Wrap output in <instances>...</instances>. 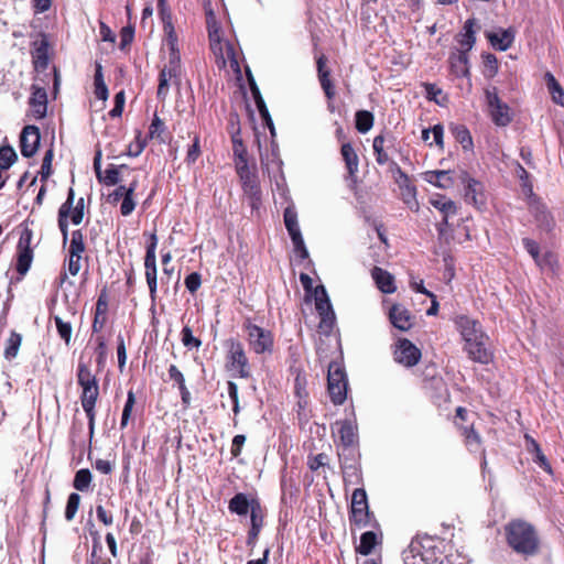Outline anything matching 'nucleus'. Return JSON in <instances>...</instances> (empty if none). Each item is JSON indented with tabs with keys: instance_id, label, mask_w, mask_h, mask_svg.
I'll list each match as a JSON object with an SVG mask.
<instances>
[{
	"instance_id": "f257e3e1",
	"label": "nucleus",
	"mask_w": 564,
	"mask_h": 564,
	"mask_svg": "<svg viewBox=\"0 0 564 564\" xmlns=\"http://www.w3.org/2000/svg\"><path fill=\"white\" fill-rule=\"evenodd\" d=\"M455 325L465 341L464 349L468 357L475 362L489 364L492 355L487 348L488 337L479 322L467 315H459L455 318Z\"/></svg>"
},
{
	"instance_id": "f03ea898",
	"label": "nucleus",
	"mask_w": 564,
	"mask_h": 564,
	"mask_svg": "<svg viewBox=\"0 0 564 564\" xmlns=\"http://www.w3.org/2000/svg\"><path fill=\"white\" fill-rule=\"evenodd\" d=\"M505 532L508 545L516 553L525 557L538 554L540 539L532 524L523 520H513L506 525Z\"/></svg>"
},
{
	"instance_id": "7ed1b4c3",
	"label": "nucleus",
	"mask_w": 564,
	"mask_h": 564,
	"mask_svg": "<svg viewBox=\"0 0 564 564\" xmlns=\"http://www.w3.org/2000/svg\"><path fill=\"white\" fill-rule=\"evenodd\" d=\"M441 552L436 545V540L424 535L413 539L404 552V564H441Z\"/></svg>"
},
{
	"instance_id": "20e7f679",
	"label": "nucleus",
	"mask_w": 564,
	"mask_h": 564,
	"mask_svg": "<svg viewBox=\"0 0 564 564\" xmlns=\"http://www.w3.org/2000/svg\"><path fill=\"white\" fill-rule=\"evenodd\" d=\"M75 192L73 187L68 188L67 198L58 209V228L63 236V242L66 243L68 239V217L73 225H79L84 218V198L80 197L74 206Z\"/></svg>"
},
{
	"instance_id": "39448f33",
	"label": "nucleus",
	"mask_w": 564,
	"mask_h": 564,
	"mask_svg": "<svg viewBox=\"0 0 564 564\" xmlns=\"http://www.w3.org/2000/svg\"><path fill=\"white\" fill-rule=\"evenodd\" d=\"M328 392L334 404H343L347 398L348 381L346 372L337 364L328 367Z\"/></svg>"
},
{
	"instance_id": "423d86ee",
	"label": "nucleus",
	"mask_w": 564,
	"mask_h": 564,
	"mask_svg": "<svg viewBox=\"0 0 564 564\" xmlns=\"http://www.w3.org/2000/svg\"><path fill=\"white\" fill-rule=\"evenodd\" d=\"M485 96L492 122L498 127L508 126L512 120V112L510 107L499 98L497 88L486 89Z\"/></svg>"
},
{
	"instance_id": "0eeeda50",
	"label": "nucleus",
	"mask_w": 564,
	"mask_h": 564,
	"mask_svg": "<svg viewBox=\"0 0 564 564\" xmlns=\"http://www.w3.org/2000/svg\"><path fill=\"white\" fill-rule=\"evenodd\" d=\"M248 340L251 349L258 354H271L273 350V335L270 330L264 329L250 322L245 324Z\"/></svg>"
},
{
	"instance_id": "6e6552de",
	"label": "nucleus",
	"mask_w": 564,
	"mask_h": 564,
	"mask_svg": "<svg viewBox=\"0 0 564 564\" xmlns=\"http://www.w3.org/2000/svg\"><path fill=\"white\" fill-rule=\"evenodd\" d=\"M369 507L366 490L357 488L351 495L350 522L358 528H365L369 524Z\"/></svg>"
},
{
	"instance_id": "1a4fd4ad",
	"label": "nucleus",
	"mask_w": 564,
	"mask_h": 564,
	"mask_svg": "<svg viewBox=\"0 0 564 564\" xmlns=\"http://www.w3.org/2000/svg\"><path fill=\"white\" fill-rule=\"evenodd\" d=\"M236 171L241 181L243 193L249 196L251 205L254 206L261 199L257 173L249 167V164L238 166Z\"/></svg>"
},
{
	"instance_id": "9d476101",
	"label": "nucleus",
	"mask_w": 564,
	"mask_h": 564,
	"mask_svg": "<svg viewBox=\"0 0 564 564\" xmlns=\"http://www.w3.org/2000/svg\"><path fill=\"white\" fill-rule=\"evenodd\" d=\"M459 180L464 184V196L468 204L480 208L485 205L484 185L477 180L470 177L467 172L459 174Z\"/></svg>"
},
{
	"instance_id": "9b49d317",
	"label": "nucleus",
	"mask_w": 564,
	"mask_h": 564,
	"mask_svg": "<svg viewBox=\"0 0 564 564\" xmlns=\"http://www.w3.org/2000/svg\"><path fill=\"white\" fill-rule=\"evenodd\" d=\"M421 359L420 349L409 339H399L395 345L394 360L405 367L415 366Z\"/></svg>"
},
{
	"instance_id": "f8f14e48",
	"label": "nucleus",
	"mask_w": 564,
	"mask_h": 564,
	"mask_svg": "<svg viewBox=\"0 0 564 564\" xmlns=\"http://www.w3.org/2000/svg\"><path fill=\"white\" fill-rule=\"evenodd\" d=\"M228 347V359L232 369L237 370L241 378H248L250 375L248 358L242 344L238 340L230 339Z\"/></svg>"
},
{
	"instance_id": "ddd939ff",
	"label": "nucleus",
	"mask_w": 564,
	"mask_h": 564,
	"mask_svg": "<svg viewBox=\"0 0 564 564\" xmlns=\"http://www.w3.org/2000/svg\"><path fill=\"white\" fill-rule=\"evenodd\" d=\"M40 129L35 126H26L20 135V150L24 158H32L40 145Z\"/></svg>"
},
{
	"instance_id": "4468645a",
	"label": "nucleus",
	"mask_w": 564,
	"mask_h": 564,
	"mask_svg": "<svg viewBox=\"0 0 564 564\" xmlns=\"http://www.w3.org/2000/svg\"><path fill=\"white\" fill-rule=\"evenodd\" d=\"M430 203L443 215L442 221L437 225L438 235L440 237H443L445 235L446 227L448 226V218L456 215L457 206L452 199L446 198L444 195H437L431 198Z\"/></svg>"
},
{
	"instance_id": "2eb2a0df",
	"label": "nucleus",
	"mask_w": 564,
	"mask_h": 564,
	"mask_svg": "<svg viewBox=\"0 0 564 564\" xmlns=\"http://www.w3.org/2000/svg\"><path fill=\"white\" fill-rule=\"evenodd\" d=\"M99 395V387H94L93 389L84 390L80 394V403L83 406V410L86 413V416L88 419V427H89V434H94L95 429V405L97 402Z\"/></svg>"
},
{
	"instance_id": "dca6fc26",
	"label": "nucleus",
	"mask_w": 564,
	"mask_h": 564,
	"mask_svg": "<svg viewBox=\"0 0 564 564\" xmlns=\"http://www.w3.org/2000/svg\"><path fill=\"white\" fill-rule=\"evenodd\" d=\"M530 213L533 215L538 224V227L541 230H544L546 232L552 231L555 225L554 219L542 203L538 200H532L530 203Z\"/></svg>"
},
{
	"instance_id": "f3484780",
	"label": "nucleus",
	"mask_w": 564,
	"mask_h": 564,
	"mask_svg": "<svg viewBox=\"0 0 564 564\" xmlns=\"http://www.w3.org/2000/svg\"><path fill=\"white\" fill-rule=\"evenodd\" d=\"M33 259V252L30 248V235L26 237L21 236L18 242V262L17 271L20 274H25L31 265Z\"/></svg>"
},
{
	"instance_id": "a211bd4d",
	"label": "nucleus",
	"mask_w": 564,
	"mask_h": 564,
	"mask_svg": "<svg viewBox=\"0 0 564 564\" xmlns=\"http://www.w3.org/2000/svg\"><path fill=\"white\" fill-rule=\"evenodd\" d=\"M389 319L393 327L402 332L409 330L413 325L410 312L400 304L392 305L389 311Z\"/></svg>"
},
{
	"instance_id": "6ab92c4d",
	"label": "nucleus",
	"mask_w": 564,
	"mask_h": 564,
	"mask_svg": "<svg viewBox=\"0 0 564 564\" xmlns=\"http://www.w3.org/2000/svg\"><path fill=\"white\" fill-rule=\"evenodd\" d=\"M335 427L345 451L356 443L357 426L352 420L337 421Z\"/></svg>"
},
{
	"instance_id": "aec40b11",
	"label": "nucleus",
	"mask_w": 564,
	"mask_h": 564,
	"mask_svg": "<svg viewBox=\"0 0 564 564\" xmlns=\"http://www.w3.org/2000/svg\"><path fill=\"white\" fill-rule=\"evenodd\" d=\"M254 502L260 501L257 498H249L247 494L238 492L229 500L228 509L231 513L243 517L251 512Z\"/></svg>"
},
{
	"instance_id": "412c9836",
	"label": "nucleus",
	"mask_w": 564,
	"mask_h": 564,
	"mask_svg": "<svg viewBox=\"0 0 564 564\" xmlns=\"http://www.w3.org/2000/svg\"><path fill=\"white\" fill-rule=\"evenodd\" d=\"M487 39L494 48L507 51L511 47L514 41V31L509 28L506 30H499L498 32H488Z\"/></svg>"
},
{
	"instance_id": "4be33fe9",
	"label": "nucleus",
	"mask_w": 564,
	"mask_h": 564,
	"mask_svg": "<svg viewBox=\"0 0 564 564\" xmlns=\"http://www.w3.org/2000/svg\"><path fill=\"white\" fill-rule=\"evenodd\" d=\"M47 95L43 88H34L30 98V110L34 118L42 119L46 116Z\"/></svg>"
},
{
	"instance_id": "5701e85b",
	"label": "nucleus",
	"mask_w": 564,
	"mask_h": 564,
	"mask_svg": "<svg viewBox=\"0 0 564 564\" xmlns=\"http://www.w3.org/2000/svg\"><path fill=\"white\" fill-rule=\"evenodd\" d=\"M371 276L382 293L391 294L395 291L397 288L394 284L393 275L387 270L375 267L371 271Z\"/></svg>"
},
{
	"instance_id": "b1692460",
	"label": "nucleus",
	"mask_w": 564,
	"mask_h": 564,
	"mask_svg": "<svg viewBox=\"0 0 564 564\" xmlns=\"http://www.w3.org/2000/svg\"><path fill=\"white\" fill-rule=\"evenodd\" d=\"M449 67L452 73L457 77H468L469 76V63H468V52L458 51L457 53H452L449 56Z\"/></svg>"
},
{
	"instance_id": "393cba45",
	"label": "nucleus",
	"mask_w": 564,
	"mask_h": 564,
	"mask_svg": "<svg viewBox=\"0 0 564 564\" xmlns=\"http://www.w3.org/2000/svg\"><path fill=\"white\" fill-rule=\"evenodd\" d=\"M424 180L440 188H451L455 181L451 171H427L424 173Z\"/></svg>"
},
{
	"instance_id": "a878e982",
	"label": "nucleus",
	"mask_w": 564,
	"mask_h": 564,
	"mask_svg": "<svg viewBox=\"0 0 564 564\" xmlns=\"http://www.w3.org/2000/svg\"><path fill=\"white\" fill-rule=\"evenodd\" d=\"M232 153L235 159V166H241L248 164L247 149L240 137V129L237 128L231 132Z\"/></svg>"
},
{
	"instance_id": "bb28decb",
	"label": "nucleus",
	"mask_w": 564,
	"mask_h": 564,
	"mask_svg": "<svg viewBox=\"0 0 564 564\" xmlns=\"http://www.w3.org/2000/svg\"><path fill=\"white\" fill-rule=\"evenodd\" d=\"M77 383L82 391L98 387L96 376L91 373L89 366L82 361H79L77 367Z\"/></svg>"
},
{
	"instance_id": "cd10ccee",
	"label": "nucleus",
	"mask_w": 564,
	"mask_h": 564,
	"mask_svg": "<svg viewBox=\"0 0 564 564\" xmlns=\"http://www.w3.org/2000/svg\"><path fill=\"white\" fill-rule=\"evenodd\" d=\"M285 228L291 237V239L295 238L299 240L300 236H302L299 221H297V213L293 206H288L284 209L283 214Z\"/></svg>"
},
{
	"instance_id": "c85d7f7f",
	"label": "nucleus",
	"mask_w": 564,
	"mask_h": 564,
	"mask_svg": "<svg viewBox=\"0 0 564 564\" xmlns=\"http://www.w3.org/2000/svg\"><path fill=\"white\" fill-rule=\"evenodd\" d=\"M341 155L348 170L349 177H355L358 172L359 160L350 143H344L341 145Z\"/></svg>"
},
{
	"instance_id": "c756f323",
	"label": "nucleus",
	"mask_w": 564,
	"mask_h": 564,
	"mask_svg": "<svg viewBox=\"0 0 564 564\" xmlns=\"http://www.w3.org/2000/svg\"><path fill=\"white\" fill-rule=\"evenodd\" d=\"M476 20L475 19H468L463 28V32L460 33L459 44L462 45L463 50L469 52L476 42L475 36V26Z\"/></svg>"
},
{
	"instance_id": "7c9ffc66",
	"label": "nucleus",
	"mask_w": 564,
	"mask_h": 564,
	"mask_svg": "<svg viewBox=\"0 0 564 564\" xmlns=\"http://www.w3.org/2000/svg\"><path fill=\"white\" fill-rule=\"evenodd\" d=\"M158 246V236L155 232L149 235V243L147 246V252L144 258L145 272H156V257L155 250Z\"/></svg>"
},
{
	"instance_id": "2f4dec72",
	"label": "nucleus",
	"mask_w": 564,
	"mask_h": 564,
	"mask_svg": "<svg viewBox=\"0 0 564 564\" xmlns=\"http://www.w3.org/2000/svg\"><path fill=\"white\" fill-rule=\"evenodd\" d=\"M126 170L128 166L126 164H121L119 166L117 165H109L104 172H98V181L102 183L106 186H113L117 185L120 181L119 174L120 170Z\"/></svg>"
},
{
	"instance_id": "473e14b6",
	"label": "nucleus",
	"mask_w": 564,
	"mask_h": 564,
	"mask_svg": "<svg viewBox=\"0 0 564 564\" xmlns=\"http://www.w3.org/2000/svg\"><path fill=\"white\" fill-rule=\"evenodd\" d=\"M326 58L324 55L317 58V72L321 86L328 98L334 96L333 85L329 80V72L325 69Z\"/></svg>"
},
{
	"instance_id": "72a5a7b5",
	"label": "nucleus",
	"mask_w": 564,
	"mask_h": 564,
	"mask_svg": "<svg viewBox=\"0 0 564 564\" xmlns=\"http://www.w3.org/2000/svg\"><path fill=\"white\" fill-rule=\"evenodd\" d=\"M545 84L555 104L564 106V91L551 73L545 74Z\"/></svg>"
},
{
	"instance_id": "f704fd0d",
	"label": "nucleus",
	"mask_w": 564,
	"mask_h": 564,
	"mask_svg": "<svg viewBox=\"0 0 564 564\" xmlns=\"http://www.w3.org/2000/svg\"><path fill=\"white\" fill-rule=\"evenodd\" d=\"M356 129L360 133H367L373 126V115L368 110H358L355 115Z\"/></svg>"
},
{
	"instance_id": "c9c22d12",
	"label": "nucleus",
	"mask_w": 564,
	"mask_h": 564,
	"mask_svg": "<svg viewBox=\"0 0 564 564\" xmlns=\"http://www.w3.org/2000/svg\"><path fill=\"white\" fill-rule=\"evenodd\" d=\"M265 509L260 502H254L250 512V529L261 532L264 524Z\"/></svg>"
},
{
	"instance_id": "e433bc0d",
	"label": "nucleus",
	"mask_w": 564,
	"mask_h": 564,
	"mask_svg": "<svg viewBox=\"0 0 564 564\" xmlns=\"http://www.w3.org/2000/svg\"><path fill=\"white\" fill-rule=\"evenodd\" d=\"M317 313L321 316V322L318 324L321 333L329 335L334 328L336 319L333 306H330L329 310L317 311Z\"/></svg>"
},
{
	"instance_id": "4c0bfd02",
	"label": "nucleus",
	"mask_w": 564,
	"mask_h": 564,
	"mask_svg": "<svg viewBox=\"0 0 564 564\" xmlns=\"http://www.w3.org/2000/svg\"><path fill=\"white\" fill-rule=\"evenodd\" d=\"M377 544V535L372 531H367L361 534L360 543L357 546V552L362 555H369Z\"/></svg>"
},
{
	"instance_id": "58836bf2",
	"label": "nucleus",
	"mask_w": 564,
	"mask_h": 564,
	"mask_svg": "<svg viewBox=\"0 0 564 564\" xmlns=\"http://www.w3.org/2000/svg\"><path fill=\"white\" fill-rule=\"evenodd\" d=\"M93 476L89 469H79L74 477L73 486L78 491H87L89 489Z\"/></svg>"
},
{
	"instance_id": "ea45409f",
	"label": "nucleus",
	"mask_w": 564,
	"mask_h": 564,
	"mask_svg": "<svg viewBox=\"0 0 564 564\" xmlns=\"http://www.w3.org/2000/svg\"><path fill=\"white\" fill-rule=\"evenodd\" d=\"M386 138L383 134H379L373 139L372 148L376 156V162L379 165H384L389 162V155L384 151Z\"/></svg>"
},
{
	"instance_id": "a19ab883",
	"label": "nucleus",
	"mask_w": 564,
	"mask_h": 564,
	"mask_svg": "<svg viewBox=\"0 0 564 564\" xmlns=\"http://www.w3.org/2000/svg\"><path fill=\"white\" fill-rule=\"evenodd\" d=\"M453 134L457 142H459L464 150L473 149V138L469 130L465 126H456L453 128Z\"/></svg>"
},
{
	"instance_id": "79ce46f5",
	"label": "nucleus",
	"mask_w": 564,
	"mask_h": 564,
	"mask_svg": "<svg viewBox=\"0 0 564 564\" xmlns=\"http://www.w3.org/2000/svg\"><path fill=\"white\" fill-rule=\"evenodd\" d=\"M21 341H22V337L20 334L15 333V332H12L10 334V337L7 340V347L4 350L6 359L11 360L18 355Z\"/></svg>"
},
{
	"instance_id": "37998d69",
	"label": "nucleus",
	"mask_w": 564,
	"mask_h": 564,
	"mask_svg": "<svg viewBox=\"0 0 564 564\" xmlns=\"http://www.w3.org/2000/svg\"><path fill=\"white\" fill-rule=\"evenodd\" d=\"M314 297L316 311H324L330 308L332 303L324 285H317L315 288Z\"/></svg>"
},
{
	"instance_id": "c03bdc74",
	"label": "nucleus",
	"mask_w": 564,
	"mask_h": 564,
	"mask_svg": "<svg viewBox=\"0 0 564 564\" xmlns=\"http://www.w3.org/2000/svg\"><path fill=\"white\" fill-rule=\"evenodd\" d=\"M17 153L10 145L0 148V169H9L17 160Z\"/></svg>"
},
{
	"instance_id": "a18cd8bd",
	"label": "nucleus",
	"mask_w": 564,
	"mask_h": 564,
	"mask_svg": "<svg viewBox=\"0 0 564 564\" xmlns=\"http://www.w3.org/2000/svg\"><path fill=\"white\" fill-rule=\"evenodd\" d=\"M465 442L470 452H477L480 449V436L473 427H465L463 431Z\"/></svg>"
},
{
	"instance_id": "49530a36",
	"label": "nucleus",
	"mask_w": 564,
	"mask_h": 564,
	"mask_svg": "<svg viewBox=\"0 0 564 564\" xmlns=\"http://www.w3.org/2000/svg\"><path fill=\"white\" fill-rule=\"evenodd\" d=\"M134 403H135L134 392L132 390H129L128 394H127V400H126V403H124V406L122 410L121 422H120L121 429H124L128 425Z\"/></svg>"
},
{
	"instance_id": "de8ad7c7",
	"label": "nucleus",
	"mask_w": 564,
	"mask_h": 564,
	"mask_svg": "<svg viewBox=\"0 0 564 564\" xmlns=\"http://www.w3.org/2000/svg\"><path fill=\"white\" fill-rule=\"evenodd\" d=\"M85 251L84 235L80 230H74L72 232L70 245L68 253L79 254Z\"/></svg>"
},
{
	"instance_id": "09e8293b",
	"label": "nucleus",
	"mask_w": 564,
	"mask_h": 564,
	"mask_svg": "<svg viewBox=\"0 0 564 564\" xmlns=\"http://www.w3.org/2000/svg\"><path fill=\"white\" fill-rule=\"evenodd\" d=\"M80 503V496L76 492H72L67 498L65 519L72 521L78 510Z\"/></svg>"
},
{
	"instance_id": "8fccbe9b",
	"label": "nucleus",
	"mask_w": 564,
	"mask_h": 564,
	"mask_svg": "<svg viewBox=\"0 0 564 564\" xmlns=\"http://www.w3.org/2000/svg\"><path fill=\"white\" fill-rule=\"evenodd\" d=\"M181 336L183 345L188 349H198L202 346V340L193 335V332L188 326L183 327Z\"/></svg>"
},
{
	"instance_id": "3c124183",
	"label": "nucleus",
	"mask_w": 564,
	"mask_h": 564,
	"mask_svg": "<svg viewBox=\"0 0 564 564\" xmlns=\"http://www.w3.org/2000/svg\"><path fill=\"white\" fill-rule=\"evenodd\" d=\"M54 322L59 337L68 345L72 336L70 323L64 322L58 315L54 316Z\"/></svg>"
},
{
	"instance_id": "603ef678",
	"label": "nucleus",
	"mask_w": 564,
	"mask_h": 564,
	"mask_svg": "<svg viewBox=\"0 0 564 564\" xmlns=\"http://www.w3.org/2000/svg\"><path fill=\"white\" fill-rule=\"evenodd\" d=\"M165 43L169 46L170 52L178 51L177 48V36L174 26L171 21H164Z\"/></svg>"
},
{
	"instance_id": "864d4df0",
	"label": "nucleus",
	"mask_w": 564,
	"mask_h": 564,
	"mask_svg": "<svg viewBox=\"0 0 564 564\" xmlns=\"http://www.w3.org/2000/svg\"><path fill=\"white\" fill-rule=\"evenodd\" d=\"M228 395L232 402V412L235 416L240 413V404L238 398V386L234 381L227 382Z\"/></svg>"
},
{
	"instance_id": "5fc2aeb1",
	"label": "nucleus",
	"mask_w": 564,
	"mask_h": 564,
	"mask_svg": "<svg viewBox=\"0 0 564 564\" xmlns=\"http://www.w3.org/2000/svg\"><path fill=\"white\" fill-rule=\"evenodd\" d=\"M164 68H167L169 73H176L181 76V55L178 51L170 52L169 61L164 65Z\"/></svg>"
},
{
	"instance_id": "6e6d98bb",
	"label": "nucleus",
	"mask_w": 564,
	"mask_h": 564,
	"mask_svg": "<svg viewBox=\"0 0 564 564\" xmlns=\"http://www.w3.org/2000/svg\"><path fill=\"white\" fill-rule=\"evenodd\" d=\"M522 243L528 253L533 258L535 263H541L540 261V248L536 241L530 238H523Z\"/></svg>"
},
{
	"instance_id": "4d7b16f0",
	"label": "nucleus",
	"mask_w": 564,
	"mask_h": 564,
	"mask_svg": "<svg viewBox=\"0 0 564 564\" xmlns=\"http://www.w3.org/2000/svg\"><path fill=\"white\" fill-rule=\"evenodd\" d=\"M200 155V144H199V137L195 135L193 140V144L188 148L187 154H186V163L193 164L197 161V159Z\"/></svg>"
},
{
	"instance_id": "13d9d810",
	"label": "nucleus",
	"mask_w": 564,
	"mask_h": 564,
	"mask_svg": "<svg viewBox=\"0 0 564 564\" xmlns=\"http://www.w3.org/2000/svg\"><path fill=\"white\" fill-rule=\"evenodd\" d=\"M169 378L173 381L178 390L186 387L184 375L180 371V369L175 365H171L167 369Z\"/></svg>"
},
{
	"instance_id": "bf43d9fd",
	"label": "nucleus",
	"mask_w": 564,
	"mask_h": 564,
	"mask_svg": "<svg viewBox=\"0 0 564 564\" xmlns=\"http://www.w3.org/2000/svg\"><path fill=\"white\" fill-rule=\"evenodd\" d=\"M423 86L426 98L429 100L435 101L437 105H443V102L438 99V96L442 95L443 91L440 87H437V85L432 83H425Z\"/></svg>"
},
{
	"instance_id": "052dcab7",
	"label": "nucleus",
	"mask_w": 564,
	"mask_h": 564,
	"mask_svg": "<svg viewBox=\"0 0 564 564\" xmlns=\"http://www.w3.org/2000/svg\"><path fill=\"white\" fill-rule=\"evenodd\" d=\"M184 284H185L186 289L191 293H195L199 289V286L202 284V276H200V274L198 272L189 273L185 278Z\"/></svg>"
},
{
	"instance_id": "680f3d73",
	"label": "nucleus",
	"mask_w": 564,
	"mask_h": 564,
	"mask_svg": "<svg viewBox=\"0 0 564 564\" xmlns=\"http://www.w3.org/2000/svg\"><path fill=\"white\" fill-rule=\"evenodd\" d=\"M52 161H53V150L50 149L45 152V155L42 161V166H41L42 180H46L52 174Z\"/></svg>"
},
{
	"instance_id": "e2e57ef3",
	"label": "nucleus",
	"mask_w": 564,
	"mask_h": 564,
	"mask_svg": "<svg viewBox=\"0 0 564 564\" xmlns=\"http://www.w3.org/2000/svg\"><path fill=\"white\" fill-rule=\"evenodd\" d=\"M145 148V141L140 139V134L137 137L135 142L129 144L127 149V155L135 158L142 153Z\"/></svg>"
},
{
	"instance_id": "0e129e2a",
	"label": "nucleus",
	"mask_w": 564,
	"mask_h": 564,
	"mask_svg": "<svg viewBox=\"0 0 564 564\" xmlns=\"http://www.w3.org/2000/svg\"><path fill=\"white\" fill-rule=\"evenodd\" d=\"M80 259L82 256L79 254L68 253L67 270L70 275L75 276L78 274L80 270Z\"/></svg>"
},
{
	"instance_id": "69168bd1",
	"label": "nucleus",
	"mask_w": 564,
	"mask_h": 564,
	"mask_svg": "<svg viewBox=\"0 0 564 564\" xmlns=\"http://www.w3.org/2000/svg\"><path fill=\"white\" fill-rule=\"evenodd\" d=\"M531 442L535 452L534 462H536L544 470L551 471V466L547 463L545 455L542 453L539 444L534 440H531Z\"/></svg>"
},
{
	"instance_id": "338daca9",
	"label": "nucleus",
	"mask_w": 564,
	"mask_h": 564,
	"mask_svg": "<svg viewBox=\"0 0 564 564\" xmlns=\"http://www.w3.org/2000/svg\"><path fill=\"white\" fill-rule=\"evenodd\" d=\"M135 208V203L133 200V196L130 194H127L126 197H123L121 206H120V213L122 216H129Z\"/></svg>"
},
{
	"instance_id": "774afa93",
	"label": "nucleus",
	"mask_w": 564,
	"mask_h": 564,
	"mask_svg": "<svg viewBox=\"0 0 564 564\" xmlns=\"http://www.w3.org/2000/svg\"><path fill=\"white\" fill-rule=\"evenodd\" d=\"M484 65L489 76H494L498 70V61L494 54L484 55Z\"/></svg>"
}]
</instances>
